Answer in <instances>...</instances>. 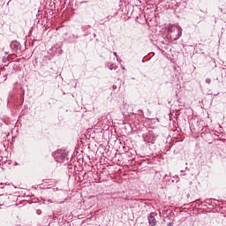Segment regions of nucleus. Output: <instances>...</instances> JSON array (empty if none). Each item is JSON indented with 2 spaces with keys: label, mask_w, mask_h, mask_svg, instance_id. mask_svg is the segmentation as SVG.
<instances>
[{
  "label": "nucleus",
  "mask_w": 226,
  "mask_h": 226,
  "mask_svg": "<svg viewBox=\"0 0 226 226\" xmlns=\"http://www.w3.org/2000/svg\"><path fill=\"white\" fill-rule=\"evenodd\" d=\"M169 33H177V34L174 37V34H170V38H173V40H179L181 38V34H183V29L180 26H170L168 27Z\"/></svg>",
  "instance_id": "nucleus-1"
},
{
  "label": "nucleus",
  "mask_w": 226,
  "mask_h": 226,
  "mask_svg": "<svg viewBox=\"0 0 226 226\" xmlns=\"http://www.w3.org/2000/svg\"><path fill=\"white\" fill-rule=\"evenodd\" d=\"M56 160L58 163H64V162H66V163H68V153L64 152V151H58L56 153Z\"/></svg>",
  "instance_id": "nucleus-2"
},
{
  "label": "nucleus",
  "mask_w": 226,
  "mask_h": 226,
  "mask_svg": "<svg viewBox=\"0 0 226 226\" xmlns=\"http://www.w3.org/2000/svg\"><path fill=\"white\" fill-rule=\"evenodd\" d=\"M156 216H158V213L152 212L147 217L148 223L150 226H155L158 222L156 221Z\"/></svg>",
  "instance_id": "nucleus-3"
},
{
  "label": "nucleus",
  "mask_w": 226,
  "mask_h": 226,
  "mask_svg": "<svg viewBox=\"0 0 226 226\" xmlns=\"http://www.w3.org/2000/svg\"><path fill=\"white\" fill-rule=\"evenodd\" d=\"M206 84H211V79L207 78L205 79Z\"/></svg>",
  "instance_id": "nucleus-4"
},
{
  "label": "nucleus",
  "mask_w": 226,
  "mask_h": 226,
  "mask_svg": "<svg viewBox=\"0 0 226 226\" xmlns=\"http://www.w3.org/2000/svg\"><path fill=\"white\" fill-rule=\"evenodd\" d=\"M37 215H41V210L38 209L37 210Z\"/></svg>",
  "instance_id": "nucleus-5"
},
{
  "label": "nucleus",
  "mask_w": 226,
  "mask_h": 226,
  "mask_svg": "<svg viewBox=\"0 0 226 226\" xmlns=\"http://www.w3.org/2000/svg\"><path fill=\"white\" fill-rule=\"evenodd\" d=\"M4 184H0V188H4Z\"/></svg>",
  "instance_id": "nucleus-6"
},
{
  "label": "nucleus",
  "mask_w": 226,
  "mask_h": 226,
  "mask_svg": "<svg viewBox=\"0 0 226 226\" xmlns=\"http://www.w3.org/2000/svg\"><path fill=\"white\" fill-rule=\"evenodd\" d=\"M168 226H172V222H170V223L168 224Z\"/></svg>",
  "instance_id": "nucleus-7"
},
{
  "label": "nucleus",
  "mask_w": 226,
  "mask_h": 226,
  "mask_svg": "<svg viewBox=\"0 0 226 226\" xmlns=\"http://www.w3.org/2000/svg\"><path fill=\"white\" fill-rule=\"evenodd\" d=\"M112 67H114V64H112L111 67H109V69L112 70Z\"/></svg>",
  "instance_id": "nucleus-8"
},
{
  "label": "nucleus",
  "mask_w": 226,
  "mask_h": 226,
  "mask_svg": "<svg viewBox=\"0 0 226 226\" xmlns=\"http://www.w3.org/2000/svg\"><path fill=\"white\" fill-rule=\"evenodd\" d=\"M101 3H103V0H100Z\"/></svg>",
  "instance_id": "nucleus-9"
}]
</instances>
